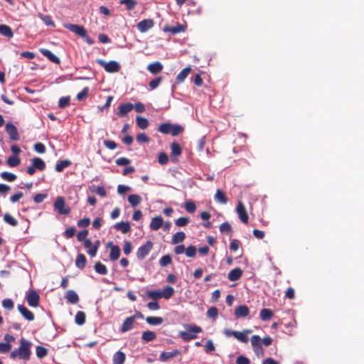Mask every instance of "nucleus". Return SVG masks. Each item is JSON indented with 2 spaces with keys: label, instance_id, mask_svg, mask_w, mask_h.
Segmentation results:
<instances>
[{
  "label": "nucleus",
  "instance_id": "f257e3e1",
  "mask_svg": "<svg viewBox=\"0 0 364 364\" xmlns=\"http://www.w3.org/2000/svg\"><path fill=\"white\" fill-rule=\"evenodd\" d=\"M19 343V347L11 351L10 358L11 359L18 358L23 360H28L31 355V348L32 343L23 338L20 339Z\"/></svg>",
  "mask_w": 364,
  "mask_h": 364
},
{
  "label": "nucleus",
  "instance_id": "f03ea898",
  "mask_svg": "<svg viewBox=\"0 0 364 364\" xmlns=\"http://www.w3.org/2000/svg\"><path fill=\"white\" fill-rule=\"evenodd\" d=\"M185 328L186 331H180L178 333L181 338L185 342L196 338L197 334L203 331L201 327L196 324H187L185 326Z\"/></svg>",
  "mask_w": 364,
  "mask_h": 364
},
{
  "label": "nucleus",
  "instance_id": "7ed1b4c3",
  "mask_svg": "<svg viewBox=\"0 0 364 364\" xmlns=\"http://www.w3.org/2000/svg\"><path fill=\"white\" fill-rule=\"evenodd\" d=\"M158 131L162 134H171L172 136H177L183 132V127L177 124L162 123L159 125Z\"/></svg>",
  "mask_w": 364,
  "mask_h": 364
},
{
  "label": "nucleus",
  "instance_id": "20e7f679",
  "mask_svg": "<svg viewBox=\"0 0 364 364\" xmlns=\"http://www.w3.org/2000/svg\"><path fill=\"white\" fill-rule=\"evenodd\" d=\"M97 62L100 66L104 68L105 71H107V73H117L120 69V65H119V63H117V61H114V60H111V61L107 63V62L104 61L103 60H97Z\"/></svg>",
  "mask_w": 364,
  "mask_h": 364
},
{
  "label": "nucleus",
  "instance_id": "39448f33",
  "mask_svg": "<svg viewBox=\"0 0 364 364\" xmlns=\"http://www.w3.org/2000/svg\"><path fill=\"white\" fill-rule=\"evenodd\" d=\"M55 210L61 215H68L70 213V208L66 206L65 199L62 196L57 198L53 204Z\"/></svg>",
  "mask_w": 364,
  "mask_h": 364
},
{
  "label": "nucleus",
  "instance_id": "423d86ee",
  "mask_svg": "<svg viewBox=\"0 0 364 364\" xmlns=\"http://www.w3.org/2000/svg\"><path fill=\"white\" fill-rule=\"evenodd\" d=\"M153 242L147 241L144 245L139 247L136 252V257L139 260L144 259L153 248Z\"/></svg>",
  "mask_w": 364,
  "mask_h": 364
},
{
  "label": "nucleus",
  "instance_id": "0eeeda50",
  "mask_svg": "<svg viewBox=\"0 0 364 364\" xmlns=\"http://www.w3.org/2000/svg\"><path fill=\"white\" fill-rule=\"evenodd\" d=\"M26 299L28 304L31 307H37L39 305L40 296L34 289H31L27 293Z\"/></svg>",
  "mask_w": 364,
  "mask_h": 364
},
{
  "label": "nucleus",
  "instance_id": "6e6552de",
  "mask_svg": "<svg viewBox=\"0 0 364 364\" xmlns=\"http://www.w3.org/2000/svg\"><path fill=\"white\" fill-rule=\"evenodd\" d=\"M251 343L254 351L257 356L263 355V348L261 344V338L257 335H254L251 338Z\"/></svg>",
  "mask_w": 364,
  "mask_h": 364
},
{
  "label": "nucleus",
  "instance_id": "1a4fd4ad",
  "mask_svg": "<svg viewBox=\"0 0 364 364\" xmlns=\"http://www.w3.org/2000/svg\"><path fill=\"white\" fill-rule=\"evenodd\" d=\"M65 27L82 38L87 37V31L82 26L68 23Z\"/></svg>",
  "mask_w": 364,
  "mask_h": 364
},
{
  "label": "nucleus",
  "instance_id": "9d476101",
  "mask_svg": "<svg viewBox=\"0 0 364 364\" xmlns=\"http://www.w3.org/2000/svg\"><path fill=\"white\" fill-rule=\"evenodd\" d=\"M5 129L11 140L18 141L20 139L17 128L11 122L6 124Z\"/></svg>",
  "mask_w": 364,
  "mask_h": 364
},
{
  "label": "nucleus",
  "instance_id": "9b49d317",
  "mask_svg": "<svg viewBox=\"0 0 364 364\" xmlns=\"http://www.w3.org/2000/svg\"><path fill=\"white\" fill-rule=\"evenodd\" d=\"M236 212L238 215L240 220L245 224L248 223V214L246 211L245 207L242 201H239L236 208Z\"/></svg>",
  "mask_w": 364,
  "mask_h": 364
},
{
  "label": "nucleus",
  "instance_id": "f8f14e48",
  "mask_svg": "<svg viewBox=\"0 0 364 364\" xmlns=\"http://www.w3.org/2000/svg\"><path fill=\"white\" fill-rule=\"evenodd\" d=\"M154 25V22L152 19H144L138 23L137 28L141 33H145L150 28H151Z\"/></svg>",
  "mask_w": 364,
  "mask_h": 364
},
{
  "label": "nucleus",
  "instance_id": "ddd939ff",
  "mask_svg": "<svg viewBox=\"0 0 364 364\" xmlns=\"http://www.w3.org/2000/svg\"><path fill=\"white\" fill-rule=\"evenodd\" d=\"M107 247H110L109 259L112 261H116L120 256V248L118 245H113L112 242H109L107 245Z\"/></svg>",
  "mask_w": 364,
  "mask_h": 364
},
{
  "label": "nucleus",
  "instance_id": "4468645a",
  "mask_svg": "<svg viewBox=\"0 0 364 364\" xmlns=\"http://www.w3.org/2000/svg\"><path fill=\"white\" fill-rule=\"evenodd\" d=\"M134 108V105L131 102H127L124 104H121L118 107V112L117 114L119 117H123L127 114L129 112L132 110Z\"/></svg>",
  "mask_w": 364,
  "mask_h": 364
},
{
  "label": "nucleus",
  "instance_id": "2eb2a0df",
  "mask_svg": "<svg viewBox=\"0 0 364 364\" xmlns=\"http://www.w3.org/2000/svg\"><path fill=\"white\" fill-rule=\"evenodd\" d=\"M134 323H135V321H134V317L129 316V317L126 318L122 324V326L119 330L120 332L125 333V332L130 331L131 329H132L134 328Z\"/></svg>",
  "mask_w": 364,
  "mask_h": 364
},
{
  "label": "nucleus",
  "instance_id": "dca6fc26",
  "mask_svg": "<svg viewBox=\"0 0 364 364\" xmlns=\"http://www.w3.org/2000/svg\"><path fill=\"white\" fill-rule=\"evenodd\" d=\"M182 153V149L178 143L173 141L171 144V154L170 156L173 161H175L174 157L178 156Z\"/></svg>",
  "mask_w": 364,
  "mask_h": 364
},
{
  "label": "nucleus",
  "instance_id": "f3484780",
  "mask_svg": "<svg viewBox=\"0 0 364 364\" xmlns=\"http://www.w3.org/2000/svg\"><path fill=\"white\" fill-rule=\"evenodd\" d=\"M163 31L166 33H171L172 34H177V33H179L182 31H185V26L179 24V23H177L176 26H168V25H166L164 28H163Z\"/></svg>",
  "mask_w": 364,
  "mask_h": 364
},
{
  "label": "nucleus",
  "instance_id": "a211bd4d",
  "mask_svg": "<svg viewBox=\"0 0 364 364\" xmlns=\"http://www.w3.org/2000/svg\"><path fill=\"white\" fill-rule=\"evenodd\" d=\"M41 54L46 57L50 62L54 63L55 64H60V60L58 57H57L55 54H53L50 50L48 49H41Z\"/></svg>",
  "mask_w": 364,
  "mask_h": 364
},
{
  "label": "nucleus",
  "instance_id": "6ab92c4d",
  "mask_svg": "<svg viewBox=\"0 0 364 364\" xmlns=\"http://www.w3.org/2000/svg\"><path fill=\"white\" fill-rule=\"evenodd\" d=\"M18 309L21 314L28 321H33L34 319V314L28 310L26 306L21 304L18 305Z\"/></svg>",
  "mask_w": 364,
  "mask_h": 364
},
{
  "label": "nucleus",
  "instance_id": "aec40b11",
  "mask_svg": "<svg viewBox=\"0 0 364 364\" xmlns=\"http://www.w3.org/2000/svg\"><path fill=\"white\" fill-rule=\"evenodd\" d=\"M242 275V270L240 267L232 269L228 275V278L231 282H235L240 279Z\"/></svg>",
  "mask_w": 364,
  "mask_h": 364
},
{
  "label": "nucleus",
  "instance_id": "412c9836",
  "mask_svg": "<svg viewBox=\"0 0 364 364\" xmlns=\"http://www.w3.org/2000/svg\"><path fill=\"white\" fill-rule=\"evenodd\" d=\"M250 310L246 305H240L235 310V316L237 318L246 317L249 315Z\"/></svg>",
  "mask_w": 364,
  "mask_h": 364
},
{
  "label": "nucleus",
  "instance_id": "4be33fe9",
  "mask_svg": "<svg viewBox=\"0 0 364 364\" xmlns=\"http://www.w3.org/2000/svg\"><path fill=\"white\" fill-rule=\"evenodd\" d=\"M181 352L178 350H174L171 352H162L159 355V360L162 362H166L168 360L178 355Z\"/></svg>",
  "mask_w": 364,
  "mask_h": 364
},
{
  "label": "nucleus",
  "instance_id": "5701e85b",
  "mask_svg": "<svg viewBox=\"0 0 364 364\" xmlns=\"http://www.w3.org/2000/svg\"><path fill=\"white\" fill-rule=\"evenodd\" d=\"M65 298L70 304H75L79 301V296L74 290H68L65 293Z\"/></svg>",
  "mask_w": 364,
  "mask_h": 364
},
{
  "label": "nucleus",
  "instance_id": "b1692460",
  "mask_svg": "<svg viewBox=\"0 0 364 364\" xmlns=\"http://www.w3.org/2000/svg\"><path fill=\"white\" fill-rule=\"evenodd\" d=\"M163 65L159 62H154L148 65L147 70L152 74L156 75L159 73L161 72L163 70Z\"/></svg>",
  "mask_w": 364,
  "mask_h": 364
},
{
  "label": "nucleus",
  "instance_id": "393cba45",
  "mask_svg": "<svg viewBox=\"0 0 364 364\" xmlns=\"http://www.w3.org/2000/svg\"><path fill=\"white\" fill-rule=\"evenodd\" d=\"M191 71V67L189 65L185 68H183L176 76V83L180 84L183 82L185 79L187 77L190 72Z\"/></svg>",
  "mask_w": 364,
  "mask_h": 364
},
{
  "label": "nucleus",
  "instance_id": "a878e982",
  "mask_svg": "<svg viewBox=\"0 0 364 364\" xmlns=\"http://www.w3.org/2000/svg\"><path fill=\"white\" fill-rule=\"evenodd\" d=\"M164 224L163 218L161 216H156L151 219L150 228L153 230H158Z\"/></svg>",
  "mask_w": 364,
  "mask_h": 364
},
{
  "label": "nucleus",
  "instance_id": "bb28decb",
  "mask_svg": "<svg viewBox=\"0 0 364 364\" xmlns=\"http://www.w3.org/2000/svg\"><path fill=\"white\" fill-rule=\"evenodd\" d=\"M126 360V355L124 352L118 350L116 352L112 358V364H124Z\"/></svg>",
  "mask_w": 364,
  "mask_h": 364
},
{
  "label": "nucleus",
  "instance_id": "cd10ccee",
  "mask_svg": "<svg viewBox=\"0 0 364 364\" xmlns=\"http://www.w3.org/2000/svg\"><path fill=\"white\" fill-rule=\"evenodd\" d=\"M86 264V257L83 254H78L75 259V266L80 269H83L85 267Z\"/></svg>",
  "mask_w": 364,
  "mask_h": 364
},
{
  "label": "nucleus",
  "instance_id": "c85d7f7f",
  "mask_svg": "<svg viewBox=\"0 0 364 364\" xmlns=\"http://www.w3.org/2000/svg\"><path fill=\"white\" fill-rule=\"evenodd\" d=\"M114 227L117 230H120L124 234L129 232L131 230L129 222H119L116 223Z\"/></svg>",
  "mask_w": 364,
  "mask_h": 364
},
{
  "label": "nucleus",
  "instance_id": "c756f323",
  "mask_svg": "<svg viewBox=\"0 0 364 364\" xmlns=\"http://www.w3.org/2000/svg\"><path fill=\"white\" fill-rule=\"evenodd\" d=\"M0 34L9 38H11L14 36L11 27L5 24L0 25Z\"/></svg>",
  "mask_w": 364,
  "mask_h": 364
},
{
  "label": "nucleus",
  "instance_id": "7c9ffc66",
  "mask_svg": "<svg viewBox=\"0 0 364 364\" xmlns=\"http://www.w3.org/2000/svg\"><path fill=\"white\" fill-rule=\"evenodd\" d=\"M215 200L221 204H226L228 201L225 193L220 189H217L216 191Z\"/></svg>",
  "mask_w": 364,
  "mask_h": 364
},
{
  "label": "nucleus",
  "instance_id": "2f4dec72",
  "mask_svg": "<svg viewBox=\"0 0 364 364\" xmlns=\"http://www.w3.org/2000/svg\"><path fill=\"white\" fill-rule=\"evenodd\" d=\"M71 164V161L69 159H65L57 162L55 170L57 172H62L65 168Z\"/></svg>",
  "mask_w": 364,
  "mask_h": 364
},
{
  "label": "nucleus",
  "instance_id": "473e14b6",
  "mask_svg": "<svg viewBox=\"0 0 364 364\" xmlns=\"http://www.w3.org/2000/svg\"><path fill=\"white\" fill-rule=\"evenodd\" d=\"M273 316V312L269 309H262L259 313V317L262 321H269Z\"/></svg>",
  "mask_w": 364,
  "mask_h": 364
},
{
  "label": "nucleus",
  "instance_id": "72a5a7b5",
  "mask_svg": "<svg viewBox=\"0 0 364 364\" xmlns=\"http://www.w3.org/2000/svg\"><path fill=\"white\" fill-rule=\"evenodd\" d=\"M136 125L141 129H145L149 126V120L141 116H136Z\"/></svg>",
  "mask_w": 364,
  "mask_h": 364
},
{
  "label": "nucleus",
  "instance_id": "f704fd0d",
  "mask_svg": "<svg viewBox=\"0 0 364 364\" xmlns=\"http://www.w3.org/2000/svg\"><path fill=\"white\" fill-rule=\"evenodd\" d=\"M4 221L13 227H16L18 224V220L9 213H6L4 215Z\"/></svg>",
  "mask_w": 364,
  "mask_h": 364
},
{
  "label": "nucleus",
  "instance_id": "c9c22d12",
  "mask_svg": "<svg viewBox=\"0 0 364 364\" xmlns=\"http://www.w3.org/2000/svg\"><path fill=\"white\" fill-rule=\"evenodd\" d=\"M186 238V235L183 232H178L172 236L171 243L173 245L182 242Z\"/></svg>",
  "mask_w": 364,
  "mask_h": 364
},
{
  "label": "nucleus",
  "instance_id": "e433bc0d",
  "mask_svg": "<svg viewBox=\"0 0 364 364\" xmlns=\"http://www.w3.org/2000/svg\"><path fill=\"white\" fill-rule=\"evenodd\" d=\"M156 338V335L151 331H146L142 333L141 338L145 342H150Z\"/></svg>",
  "mask_w": 364,
  "mask_h": 364
},
{
  "label": "nucleus",
  "instance_id": "4c0bfd02",
  "mask_svg": "<svg viewBox=\"0 0 364 364\" xmlns=\"http://www.w3.org/2000/svg\"><path fill=\"white\" fill-rule=\"evenodd\" d=\"M94 269L97 273L101 275H106L107 274V269L106 266L100 262H97L95 264Z\"/></svg>",
  "mask_w": 364,
  "mask_h": 364
},
{
  "label": "nucleus",
  "instance_id": "58836bf2",
  "mask_svg": "<svg viewBox=\"0 0 364 364\" xmlns=\"http://www.w3.org/2000/svg\"><path fill=\"white\" fill-rule=\"evenodd\" d=\"M32 165L38 170L43 171L46 168V164L41 158L36 157L32 160Z\"/></svg>",
  "mask_w": 364,
  "mask_h": 364
},
{
  "label": "nucleus",
  "instance_id": "ea45409f",
  "mask_svg": "<svg viewBox=\"0 0 364 364\" xmlns=\"http://www.w3.org/2000/svg\"><path fill=\"white\" fill-rule=\"evenodd\" d=\"M146 321L151 326L160 325L163 323L164 320L161 317L159 316H148L146 318Z\"/></svg>",
  "mask_w": 364,
  "mask_h": 364
},
{
  "label": "nucleus",
  "instance_id": "a19ab883",
  "mask_svg": "<svg viewBox=\"0 0 364 364\" xmlns=\"http://www.w3.org/2000/svg\"><path fill=\"white\" fill-rule=\"evenodd\" d=\"M86 320V315L85 312L82 311H79L77 312L75 317V321L77 325L82 326L85 323Z\"/></svg>",
  "mask_w": 364,
  "mask_h": 364
},
{
  "label": "nucleus",
  "instance_id": "79ce46f5",
  "mask_svg": "<svg viewBox=\"0 0 364 364\" xmlns=\"http://www.w3.org/2000/svg\"><path fill=\"white\" fill-rule=\"evenodd\" d=\"M38 17L43 21V23L48 26L55 27V24L52 19V17L49 15H43L39 14Z\"/></svg>",
  "mask_w": 364,
  "mask_h": 364
},
{
  "label": "nucleus",
  "instance_id": "37998d69",
  "mask_svg": "<svg viewBox=\"0 0 364 364\" xmlns=\"http://www.w3.org/2000/svg\"><path fill=\"white\" fill-rule=\"evenodd\" d=\"M128 201L133 207H135L141 203V198L139 195L131 194L128 196Z\"/></svg>",
  "mask_w": 364,
  "mask_h": 364
},
{
  "label": "nucleus",
  "instance_id": "c03bdc74",
  "mask_svg": "<svg viewBox=\"0 0 364 364\" xmlns=\"http://www.w3.org/2000/svg\"><path fill=\"white\" fill-rule=\"evenodd\" d=\"M173 288L172 287L167 286L164 288L163 291H161V298L164 297L166 299H168L173 295Z\"/></svg>",
  "mask_w": 364,
  "mask_h": 364
},
{
  "label": "nucleus",
  "instance_id": "a18cd8bd",
  "mask_svg": "<svg viewBox=\"0 0 364 364\" xmlns=\"http://www.w3.org/2000/svg\"><path fill=\"white\" fill-rule=\"evenodd\" d=\"M250 332L251 331L250 330H246L245 332L237 331L235 338L242 343H247L248 337L246 333H250Z\"/></svg>",
  "mask_w": 364,
  "mask_h": 364
},
{
  "label": "nucleus",
  "instance_id": "49530a36",
  "mask_svg": "<svg viewBox=\"0 0 364 364\" xmlns=\"http://www.w3.org/2000/svg\"><path fill=\"white\" fill-rule=\"evenodd\" d=\"M119 4L125 5L127 10L131 11L135 8L137 2L135 0H120Z\"/></svg>",
  "mask_w": 364,
  "mask_h": 364
},
{
  "label": "nucleus",
  "instance_id": "de8ad7c7",
  "mask_svg": "<svg viewBox=\"0 0 364 364\" xmlns=\"http://www.w3.org/2000/svg\"><path fill=\"white\" fill-rule=\"evenodd\" d=\"M0 176L2 179L9 182L14 181L17 178L16 175H15L14 173H9L7 171L1 173Z\"/></svg>",
  "mask_w": 364,
  "mask_h": 364
},
{
  "label": "nucleus",
  "instance_id": "09e8293b",
  "mask_svg": "<svg viewBox=\"0 0 364 364\" xmlns=\"http://www.w3.org/2000/svg\"><path fill=\"white\" fill-rule=\"evenodd\" d=\"M21 160L17 156H9L7 159V164L11 167H16L20 164Z\"/></svg>",
  "mask_w": 364,
  "mask_h": 364
},
{
  "label": "nucleus",
  "instance_id": "8fccbe9b",
  "mask_svg": "<svg viewBox=\"0 0 364 364\" xmlns=\"http://www.w3.org/2000/svg\"><path fill=\"white\" fill-rule=\"evenodd\" d=\"M100 245V240H96L95 242L94 245H92V247L87 251V254L90 256H91L92 257H95L97 252Z\"/></svg>",
  "mask_w": 364,
  "mask_h": 364
},
{
  "label": "nucleus",
  "instance_id": "3c124183",
  "mask_svg": "<svg viewBox=\"0 0 364 364\" xmlns=\"http://www.w3.org/2000/svg\"><path fill=\"white\" fill-rule=\"evenodd\" d=\"M147 295L149 298L157 301L161 298V291L159 290H151L147 291Z\"/></svg>",
  "mask_w": 364,
  "mask_h": 364
},
{
  "label": "nucleus",
  "instance_id": "603ef678",
  "mask_svg": "<svg viewBox=\"0 0 364 364\" xmlns=\"http://www.w3.org/2000/svg\"><path fill=\"white\" fill-rule=\"evenodd\" d=\"M171 262H172V258L169 255H164L159 259V264L161 267H166L168 264H171Z\"/></svg>",
  "mask_w": 364,
  "mask_h": 364
},
{
  "label": "nucleus",
  "instance_id": "864d4df0",
  "mask_svg": "<svg viewBox=\"0 0 364 364\" xmlns=\"http://www.w3.org/2000/svg\"><path fill=\"white\" fill-rule=\"evenodd\" d=\"M190 222V218L188 217H181L175 221V224L178 227L186 226Z\"/></svg>",
  "mask_w": 364,
  "mask_h": 364
},
{
  "label": "nucleus",
  "instance_id": "5fc2aeb1",
  "mask_svg": "<svg viewBox=\"0 0 364 364\" xmlns=\"http://www.w3.org/2000/svg\"><path fill=\"white\" fill-rule=\"evenodd\" d=\"M184 208L190 213H193L196 210V205L194 202L189 200L185 203Z\"/></svg>",
  "mask_w": 364,
  "mask_h": 364
},
{
  "label": "nucleus",
  "instance_id": "6e6d98bb",
  "mask_svg": "<svg viewBox=\"0 0 364 364\" xmlns=\"http://www.w3.org/2000/svg\"><path fill=\"white\" fill-rule=\"evenodd\" d=\"M48 354V349L43 346H38L36 347V355L40 358H44Z\"/></svg>",
  "mask_w": 364,
  "mask_h": 364
},
{
  "label": "nucleus",
  "instance_id": "4d7b16f0",
  "mask_svg": "<svg viewBox=\"0 0 364 364\" xmlns=\"http://www.w3.org/2000/svg\"><path fill=\"white\" fill-rule=\"evenodd\" d=\"M220 231L223 233L230 234L232 232V227L228 222H225L220 225Z\"/></svg>",
  "mask_w": 364,
  "mask_h": 364
},
{
  "label": "nucleus",
  "instance_id": "13d9d810",
  "mask_svg": "<svg viewBox=\"0 0 364 364\" xmlns=\"http://www.w3.org/2000/svg\"><path fill=\"white\" fill-rule=\"evenodd\" d=\"M196 247L193 245H190L186 249H185V252L188 257H194L196 256Z\"/></svg>",
  "mask_w": 364,
  "mask_h": 364
},
{
  "label": "nucleus",
  "instance_id": "bf43d9fd",
  "mask_svg": "<svg viewBox=\"0 0 364 364\" xmlns=\"http://www.w3.org/2000/svg\"><path fill=\"white\" fill-rule=\"evenodd\" d=\"M91 191L95 192L97 195L100 196L101 197H105L106 196V190L103 186H98L97 188H95V186L90 188Z\"/></svg>",
  "mask_w": 364,
  "mask_h": 364
},
{
  "label": "nucleus",
  "instance_id": "052dcab7",
  "mask_svg": "<svg viewBox=\"0 0 364 364\" xmlns=\"http://www.w3.org/2000/svg\"><path fill=\"white\" fill-rule=\"evenodd\" d=\"M162 80L163 77L160 76L150 81L149 84L150 89L151 90L156 89L161 82Z\"/></svg>",
  "mask_w": 364,
  "mask_h": 364
},
{
  "label": "nucleus",
  "instance_id": "680f3d73",
  "mask_svg": "<svg viewBox=\"0 0 364 364\" xmlns=\"http://www.w3.org/2000/svg\"><path fill=\"white\" fill-rule=\"evenodd\" d=\"M70 104V97H62L60 98L58 102V107L60 108H65L68 107Z\"/></svg>",
  "mask_w": 364,
  "mask_h": 364
},
{
  "label": "nucleus",
  "instance_id": "e2e57ef3",
  "mask_svg": "<svg viewBox=\"0 0 364 364\" xmlns=\"http://www.w3.org/2000/svg\"><path fill=\"white\" fill-rule=\"evenodd\" d=\"M2 306L4 309L11 310L14 307L13 301L11 299H5L2 301Z\"/></svg>",
  "mask_w": 364,
  "mask_h": 364
},
{
  "label": "nucleus",
  "instance_id": "0e129e2a",
  "mask_svg": "<svg viewBox=\"0 0 364 364\" xmlns=\"http://www.w3.org/2000/svg\"><path fill=\"white\" fill-rule=\"evenodd\" d=\"M158 161L161 165H165L168 161V155L165 152H161L159 154Z\"/></svg>",
  "mask_w": 364,
  "mask_h": 364
},
{
  "label": "nucleus",
  "instance_id": "69168bd1",
  "mask_svg": "<svg viewBox=\"0 0 364 364\" xmlns=\"http://www.w3.org/2000/svg\"><path fill=\"white\" fill-rule=\"evenodd\" d=\"M218 311L215 306L210 307L207 311V316L209 318L215 319L218 316Z\"/></svg>",
  "mask_w": 364,
  "mask_h": 364
},
{
  "label": "nucleus",
  "instance_id": "338daca9",
  "mask_svg": "<svg viewBox=\"0 0 364 364\" xmlns=\"http://www.w3.org/2000/svg\"><path fill=\"white\" fill-rule=\"evenodd\" d=\"M88 92H89V87H84L81 92H80L77 95V99L80 101L81 100H85L87 95H88Z\"/></svg>",
  "mask_w": 364,
  "mask_h": 364
},
{
  "label": "nucleus",
  "instance_id": "774afa93",
  "mask_svg": "<svg viewBox=\"0 0 364 364\" xmlns=\"http://www.w3.org/2000/svg\"><path fill=\"white\" fill-rule=\"evenodd\" d=\"M215 347L212 340H208L205 345V350L206 353L215 351Z\"/></svg>",
  "mask_w": 364,
  "mask_h": 364
}]
</instances>
